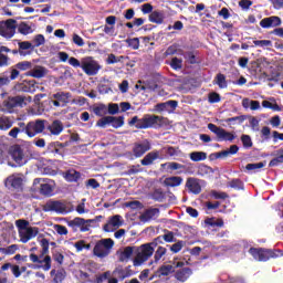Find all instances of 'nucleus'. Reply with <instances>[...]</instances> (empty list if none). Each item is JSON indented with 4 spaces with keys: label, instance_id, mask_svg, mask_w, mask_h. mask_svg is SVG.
I'll list each match as a JSON object with an SVG mask.
<instances>
[{
    "label": "nucleus",
    "instance_id": "1",
    "mask_svg": "<svg viewBox=\"0 0 283 283\" xmlns=\"http://www.w3.org/2000/svg\"><path fill=\"white\" fill-rule=\"evenodd\" d=\"M128 125L136 129H160L167 125V117L154 115V114H145L142 118L138 116H134Z\"/></svg>",
    "mask_w": 283,
    "mask_h": 283
},
{
    "label": "nucleus",
    "instance_id": "2",
    "mask_svg": "<svg viewBox=\"0 0 283 283\" xmlns=\"http://www.w3.org/2000/svg\"><path fill=\"white\" fill-rule=\"evenodd\" d=\"M40 245L42 247L41 254L36 255L31 253L29 258L34 264H41L40 266L43 271H50L52 269V256L48 255V253H50V241L46 238H43L40 241ZM43 255L46 256L43 259Z\"/></svg>",
    "mask_w": 283,
    "mask_h": 283
},
{
    "label": "nucleus",
    "instance_id": "3",
    "mask_svg": "<svg viewBox=\"0 0 283 283\" xmlns=\"http://www.w3.org/2000/svg\"><path fill=\"white\" fill-rule=\"evenodd\" d=\"M157 245H154V241L149 243H144L140 247H135V259L133 261L134 266H140V264H145L151 255H154V251Z\"/></svg>",
    "mask_w": 283,
    "mask_h": 283
},
{
    "label": "nucleus",
    "instance_id": "4",
    "mask_svg": "<svg viewBox=\"0 0 283 283\" xmlns=\"http://www.w3.org/2000/svg\"><path fill=\"white\" fill-rule=\"evenodd\" d=\"M46 123L48 119H34L30 120L28 124H25V122H19L18 127H24V134H27L29 138H34V136H39V134L45 132Z\"/></svg>",
    "mask_w": 283,
    "mask_h": 283
},
{
    "label": "nucleus",
    "instance_id": "5",
    "mask_svg": "<svg viewBox=\"0 0 283 283\" xmlns=\"http://www.w3.org/2000/svg\"><path fill=\"white\" fill-rule=\"evenodd\" d=\"M103 220V216H96L94 219L85 220L81 217H76L73 220L67 221V227L73 229L74 233L76 231H82V233H85L86 231H90V224L94 222H101Z\"/></svg>",
    "mask_w": 283,
    "mask_h": 283
},
{
    "label": "nucleus",
    "instance_id": "6",
    "mask_svg": "<svg viewBox=\"0 0 283 283\" xmlns=\"http://www.w3.org/2000/svg\"><path fill=\"white\" fill-rule=\"evenodd\" d=\"M112 249H114V240L108 239H101L95 243L93 248V254L96 258L103 260V258H107L112 253Z\"/></svg>",
    "mask_w": 283,
    "mask_h": 283
},
{
    "label": "nucleus",
    "instance_id": "7",
    "mask_svg": "<svg viewBox=\"0 0 283 283\" xmlns=\"http://www.w3.org/2000/svg\"><path fill=\"white\" fill-rule=\"evenodd\" d=\"M250 255L258 262H269L271 258H277V251L264 248H250Z\"/></svg>",
    "mask_w": 283,
    "mask_h": 283
},
{
    "label": "nucleus",
    "instance_id": "8",
    "mask_svg": "<svg viewBox=\"0 0 283 283\" xmlns=\"http://www.w3.org/2000/svg\"><path fill=\"white\" fill-rule=\"evenodd\" d=\"M208 129H210L212 134H216L218 143H233L234 138H238L235 133L228 132L227 129L212 123L208 124Z\"/></svg>",
    "mask_w": 283,
    "mask_h": 283
},
{
    "label": "nucleus",
    "instance_id": "9",
    "mask_svg": "<svg viewBox=\"0 0 283 283\" xmlns=\"http://www.w3.org/2000/svg\"><path fill=\"white\" fill-rule=\"evenodd\" d=\"M82 70L87 76H96L103 66L93 56H85L82 59Z\"/></svg>",
    "mask_w": 283,
    "mask_h": 283
},
{
    "label": "nucleus",
    "instance_id": "10",
    "mask_svg": "<svg viewBox=\"0 0 283 283\" xmlns=\"http://www.w3.org/2000/svg\"><path fill=\"white\" fill-rule=\"evenodd\" d=\"M72 98V93L60 91L50 96V103L53 107H66Z\"/></svg>",
    "mask_w": 283,
    "mask_h": 283
},
{
    "label": "nucleus",
    "instance_id": "11",
    "mask_svg": "<svg viewBox=\"0 0 283 283\" xmlns=\"http://www.w3.org/2000/svg\"><path fill=\"white\" fill-rule=\"evenodd\" d=\"M174 277L177 280V282H187L189 277H191V274L193 271H191L190 268H185V262L179 261L175 265V271H174Z\"/></svg>",
    "mask_w": 283,
    "mask_h": 283
},
{
    "label": "nucleus",
    "instance_id": "12",
    "mask_svg": "<svg viewBox=\"0 0 283 283\" xmlns=\"http://www.w3.org/2000/svg\"><path fill=\"white\" fill-rule=\"evenodd\" d=\"M32 103V97L31 96H23V95H18V96H9L7 101H4V107L7 109H14V107H25L28 103Z\"/></svg>",
    "mask_w": 283,
    "mask_h": 283
},
{
    "label": "nucleus",
    "instance_id": "13",
    "mask_svg": "<svg viewBox=\"0 0 283 283\" xmlns=\"http://www.w3.org/2000/svg\"><path fill=\"white\" fill-rule=\"evenodd\" d=\"M65 147H70V142H52L46 147V154H51V156H65Z\"/></svg>",
    "mask_w": 283,
    "mask_h": 283
},
{
    "label": "nucleus",
    "instance_id": "14",
    "mask_svg": "<svg viewBox=\"0 0 283 283\" xmlns=\"http://www.w3.org/2000/svg\"><path fill=\"white\" fill-rule=\"evenodd\" d=\"M63 129H65L63 122L54 119L51 124L46 120L44 132L48 136H61Z\"/></svg>",
    "mask_w": 283,
    "mask_h": 283
},
{
    "label": "nucleus",
    "instance_id": "15",
    "mask_svg": "<svg viewBox=\"0 0 283 283\" xmlns=\"http://www.w3.org/2000/svg\"><path fill=\"white\" fill-rule=\"evenodd\" d=\"M151 150V142L149 139H144L142 142H137L133 146V155L135 158H143L147 151Z\"/></svg>",
    "mask_w": 283,
    "mask_h": 283
},
{
    "label": "nucleus",
    "instance_id": "16",
    "mask_svg": "<svg viewBox=\"0 0 283 283\" xmlns=\"http://www.w3.org/2000/svg\"><path fill=\"white\" fill-rule=\"evenodd\" d=\"M9 154L12 160H14V163H17V165H19L20 167H22V165H25L28 163V158H25L23 148H21L19 145L11 146L9 149Z\"/></svg>",
    "mask_w": 283,
    "mask_h": 283
},
{
    "label": "nucleus",
    "instance_id": "17",
    "mask_svg": "<svg viewBox=\"0 0 283 283\" xmlns=\"http://www.w3.org/2000/svg\"><path fill=\"white\" fill-rule=\"evenodd\" d=\"M65 203L56 200H48L45 205L42 207V210L45 211V213L53 211L55 213H65Z\"/></svg>",
    "mask_w": 283,
    "mask_h": 283
},
{
    "label": "nucleus",
    "instance_id": "18",
    "mask_svg": "<svg viewBox=\"0 0 283 283\" xmlns=\"http://www.w3.org/2000/svg\"><path fill=\"white\" fill-rule=\"evenodd\" d=\"M15 69H11L10 80L17 81L19 78V74L21 72H28V70H32V62L22 61L14 65Z\"/></svg>",
    "mask_w": 283,
    "mask_h": 283
},
{
    "label": "nucleus",
    "instance_id": "19",
    "mask_svg": "<svg viewBox=\"0 0 283 283\" xmlns=\"http://www.w3.org/2000/svg\"><path fill=\"white\" fill-rule=\"evenodd\" d=\"M39 235V228L38 227H29L25 230H20L19 237L22 244H27V242H30L32 238H36Z\"/></svg>",
    "mask_w": 283,
    "mask_h": 283
},
{
    "label": "nucleus",
    "instance_id": "20",
    "mask_svg": "<svg viewBox=\"0 0 283 283\" xmlns=\"http://www.w3.org/2000/svg\"><path fill=\"white\" fill-rule=\"evenodd\" d=\"M186 189H188L189 193H193L198 196L202 192V186L200 185V179L195 177H189L186 180Z\"/></svg>",
    "mask_w": 283,
    "mask_h": 283
},
{
    "label": "nucleus",
    "instance_id": "21",
    "mask_svg": "<svg viewBox=\"0 0 283 283\" xmlns=\"http://www.w3.org/2000/svg\"><path fill=\"white\" fill-rule=\"evenodd\" d=\"M123 222L120 221V214H115L111 217L106 224L103 227V231L106 233H112L113 231H116L118 227H120Z\"/></svg>",
    "mask_w": 283,
    "mask_h": 283
},
{
    "label": "nucleus",
    "instance_id": "22",
    "mask_svg": "<svg viewBox=\"0 0 283 283\" xmlns=\"http://www.w3.org/2000/svg\"><path fill=\"white\" fill-rule=\"evenodd\" d=\"M153 244L154 245H159V244H165V242L167 243H171V242H176V235L174 234L172 231H169V230H164V234L161 235H158L157 238H155L153 240Z\"/></svg>",
    "mask_w": 283,
    "mask_h": 283
},
{
    "label": "nucleus",
    "instance_id": "23",
    "mask_svg": "<svg viewBox=\"0 0 283 283\" xmlns=\"http://www.w3.org/2000/svg\"><path fill=\"white\" fill-rule=\"evenodd\" d=\"M261 28L269 30V28H277L282 25V19L277 15L264 18L260 21Z\"/></svg>",
    "mask_w": 283,
    "mask_h": 283
},
{
    "label": "nucleus",
    "instance_id": "24",
    "mask_svg": "<svg viewBox=\"0 0 283 283\" xmlns=\"http://www.w3.org/2000/svg\"><path fill=\"white\" fill-rule=\"evenodd\" d=\"M155 160H163V156H160V150H153V151L148 153L140 160V165H143V167H149L154 164Z\"/></svg>",
    "mask_w": 283,
    "mask_h": 283
},
{
    "label": "nucleus",
    "instance_id": "25",
    "mask_svg": "<svg viewBox=\"0 0 283 283\" xmlns=\"http://www.w3.org/2000/svg\"><path fill=\"white\" fill-rule=\"evenodd\" d=\"M7 187H12V189H15L17 191L23 190V178L17 177V176H10L6 180Z\"/></svg>",
    "mask_w": 283,
    "mask_h": 283
},
{
    "label": "nucleus",
    "instance_id": "26",
    "mask_svg": "<svg viewBox=\"0 0 283 283\" xmlns=\"http://www.w3.org/2000/svg\"><path fill=\"white\" fill-rule=\"evenodd\" d=\"M160 216V209L158 208H150L144 211V213L140 216L142 222H149L151 220H156Z\"/></svg>",
    "mask_w": 283,
    "mask_h": 283
},
{
    "label": "nucleus",
    "instance_id": "27",
    "mask_svg": "<svg viewBox=\"0 0 283 283\" xmlns=\"http://www.w3.org/2000/svg\"><path fill=\"white\" fill-rule=\"evenodd\" d=\"M168 107H170V109H176V107H178V101L169 99L164 103H158L155 105V112H167Z\"/></svg>",
    "mask_w": 283,
    "mask_h": 283
},
{
    "label": "nucleus",
    "instance_id": "28",
    "mask_svg": "<svg viewBox=\"0 0 283 283\" xmlns=\"http://www.w3.org/2000/svg\"><path fill=\"white\" fill-rule=\"evenodd\" d=\"M48 74V69L38 65L32 71L25 73V76H32V78H43Z\"/></svg>",
    "mask_w": 283,
    "mask_h": 283
},
{
    "label": "nucleus",
    "instance_id": "29",
    "mask_svg": "<svg viewBox=\"0 0 283 283\" xmlns=\"http://www.w3.org/2000/svg\"><path fill=\"white\" fill-rule=\"evenodd\" d=\"M148 20L150 21V23H157V25H163V23H165V12L155 10L149 14Z\"/></svg>",
    "mask_w": 283,
    "mask_h": 283
},
{
    "label": "nucleus",
    "instance_id": "30",
    "mask_svg": "<svg viewBox=\"0 0 283 283\" xmlns=\"http://www.w3.org/2000/svg\"><path fill=\"white\" fill-rule=\"evenodd\" d=\"M10 53V48L0 45V67H8L10 65V57L8 54Z\"/></svg>",
    "mask_w": 283,
    "mask_h": 283
},
{
    "label": "nucleus",
    "instance_id": "31",
    "mask_svg": "<svg viewBox=\"0 0 283 283\" xmlns=\"http://www.w3.org/2000/svg\"><path fill=\"white\" fill-rule=\"evenodd\" d=\"M133 255L136 256V247H126L119 254V262H127Z\"/></svg>",
    "mask_w": 283,
    "mask_h": 283
},
{
    "label": "nucleus",
    "instance_id": "32",
    "mask_svg": "<svg viewBox=\"0 0 283 283\" xmlns=\"http://www.w3.org/2000/svg\"><path fill=\"white\" fill-rule=\"evenodd\" d=\"M65 275L66 272L65 270L61 269V270H52L51 271V277H53V280L50 283H63V280H65Z\"/></svg>",
    "mask_w": 283,
    "mask_h": 283
},
{
    "label": "nucleus",
    "instance_id": "33",
    "mask_svg": "<svg viewBox=\"0 0 283 283\" xmlns=\"http://www.w3.org/2000/svg\"><path fill=\"white\" fill-rule=\"evenodd\" d=\"M174 271V265H161L156 272V277H167L168 275H171Z\"/></svg>",
    "mask_w": 283,
    "mask_h": 283
},
{
    "label": "nucleus",
    "instance_id": "34",
    "mask_svg": "<svg viewBox=\"0 0 283 283\" xmlns=\"http://www.w3.org/2000/svg\"><path fill=\"white\" fill-rule=\"evenodd\" d=\"M238 151H240V147H238V145H232V146H230L229 149L219 151L216 157L217 158H228V156H235V154H238Z\"/></svg>",
    "mask_w": 283,
    "mask_h": 283
},
{
    "label": "nucleus",
    "instance_id": "35",
    "mask_svg": "<svg viewBox=\"0 0 283 283\" xmlns=\"http://www.w3.org/2000/svg\"><path fill=\"white\" fill-rule=\"evenodd\" d=\"M165 187H180L182 185V177L178 176H172V177H167L164 180Z\"/></svg>",
    "mask_w": 283,
    "mask_h": 283
},
{
    "label": "nucleus",
    "instance_id": "36",
    "mask_svg": "<svg viewBox=\"0 0 283 283\" xmlns=\"http://www.w3.org/2000/svg\"><path fill=\"white\" fill-rule=\"evenodd\" d=\"M211 174H213V168L205 164H200L197 167V176H200L201 178H207V176H211Z\"/></svg>",
    "mask_w": 283,
    "mask_h": 283
},
{
    "label": "nucleus",
    "instance_id": "37",
    "mask_svg": "<svg viewBox=\"0 0 283 283\" xmlns=\"http://www.w3.org/2000/svg\"><path fill=\"white\" fill-rule=\"evenodd\" d=\"M64 178L67 182H78V180H81V172L75 169H70L65 172Z\"/></svg>",
    "mask_w": 283,
    "mask_h": 283
},
{
    "label": "nucleus",
    "instance_id": "38",
    "mask_svg": "<svg viewBox=\"0 0 283 283\" xmlns=\"http://www.w3.org/2000/svg\"><path fill=\"white\" fill-rule=\"evenodd\" d=\"M165 255H167V248H165L160 244L157 245V250L155 251V254H154L155 264H158V262H160V260H163V258H165Z\"/></svg>",
    "mask_w": 283,
    "mask_h": 283
},
{
    "label": "nucleus",
    "instance_id": "39",
    "mask_svg": "<svg viewBox=\"0 0 283 283\" xmlns=\"http://www.w3.org/2000/svg\"><path fill=\"white\" fill-rule=\"evenodd\" d=\"M168 249L171 251V253H180L182 251V249H185V247H187V242L179 240V241H175L174 244L171 245H167Z\"/></svg>",
    "mask_w": 283,
    "mask_h": 283
},
{
    "label": "nucleus",
    "instance_id": "40",
    "mask_svg": "<svg viewBox=\"0 0 283 283\" xmlns=\"http://www.w3.org/2000/svg\"><path fill=\"white\" fill-rule=\"evenodd\" d=\"M150 198L155 202H163L166 198L165 191H163V188H157L150 193Z\"/></svg>",
    "mask_w": 283,
    "mask_h": 283
},
{
    "label": "nucleus",
    "instance_id": "41",
    "mask_svg": "<svg viewBox=\"0 0 283 283\" xmlns=\"http://www.w3.org/2000/svg\"><path fill=\"white\" fill-rule=\"evenodd\" d=\"M39 191L41 196H45L46 198H50L54 189H52V186L50 184H41L39 187Z\"/></svg>",
    "mask_w": 283,
    "mask_h": 283
},
{
    "label": "nucleus",
    "instance_id": "42",
    "mask_svg": "<svg viewBox=\"0 0 283 283\" xmlns=\"http://www.w3.org/2000/svg\"><path fill=\"white\" fill-rule=\"evenodd\" d=\"M18 32H20V34H23L24 36H28V34H32L33 30L32 27H30V24H28L27 22H20V24L18 25Z\"/></svg>",
    "mask_w": 283,
    "mask_h": 283
},
{
    "label": "nucleus",
    "instance_id": "43",
    "mask_svg": "<svg viewBox=\"0 0 283 283\" xmlns=\"http://www.w3.org/2000/svg\"><path fill=\"white\" fill-rule=\"evenodd\" d=\"M214 81H216V84L220 87V90H224L228 87L227 76L224 74L218 73Z\"/></svg>",
    "mask_w": 283,
    "mask_h": 283
},
{
    "label": "nucleus",
    "instance_id": "44",
    "mask_svg": "<svg viewBox=\"0 0 283 283\" xmlns=\"http://www.w3.org/2000/svg\"><path fill=\"white\" fill-rule=\"evenodd\" d=\"M190 160H192V163H200V160H207V153L193 151L190 154Z\"/></svg>",
    "mask_w": 283,
    "mask_h": 283
},
{
    "label": "nucleus",
    "instance_id": "45",
    "mask_svg": "<svg viewBox=\"0 0 283 283\" xmlns=\"http://www.w3.org/2000/svg\"><path fill=\"white\" fill-rule=\"evenodd\" d=\"M113 275L114 277H116V280H126L127 274L125 272V268L124 266H117L114 271H113Z\"/></svg>",
    "mask_w": 283,
    "mask_h": 283
},
{
    "label": "nucleus",
    "instance_id": "46",
    "mask_svg": "<svg viewBox=\"0 0 283 283\" xmlns=\"http://www.w3.org/2000/svg\"><path fill=\"white\" fill-rule=\"evenodd\" d=\"M0 25L7 28L8 30H11L12 32H17V20L14 19H8L7 21H2L0 22Z\"/></svg>",
    "mask_w": 283,
    "mask_h": 283
},
{
    "label": "nucleus",
    "instance_id": "47",
    "mask_svg": "<svg viewBox=\"0 0 283 283\" xmlns=\"http://www.w3.org/2000/svg\"><path fill=\"white\" fill-rule=\"evenodd\" d=\"M111 125H112V127H114V129H118L119 127H123V125H125V117L124 116H118V117L112 116Z\"/></svg>",
    "mask_w": 283,
    "mask_h": 283
},
{
    "label": "nucleus",
    "instance_id": "48",
    "mask_svg": "<svg viewBox=\"0 0 283 283\" xmlns=\"http://www.w3.org/2000/svg\"><path fill=\"white\" fill-rule=\"evenodd\" d=\"M19 251V245L11 244L8 248H0V252L4 253V255H14Z\"/></svg>",
    "mask_w": 283,
    "mask_h": 283
},
{
    "label": "nucleus",
    "instance_id": "49",
    "mask_svg": "<svg viewBox=\"0 0 283 283\" xmlns=\"http://www.w3.org/2000/svg\"><path fill=\"white\" fill-rule=\"evenodd\" d=\"M12 127V120L8 117H0V129L2 132H8Z\"/></svg>",
    "mask_w": 283,
    "mask_h": 283
},
{
    "label": "nucleus",
    "instance_id": "50",
    "mask_svg": "<svg viewBox=\"0 0 283 283\" xmlns=\"http://www.w3.org/2000/svg\"><path fill=\"white\" fill-rule=\"evenodd\" d=\"M161 167H167L168 169H170V171H177V169H185V165L178 164L176 161L161 164Z\"/></svg>",
    "mask_w": 283,
    "mask_h": 283
},
{
    "label": "nucleus",
    "instance_id": "51",
    "mask_svg": "<svg viewBox=\"0 0 283 283\" xmlns=\"http://www.w3.org/2000/svg\"><path fill=\"white\" fill-rule=\"evenodd\" d=\"M15 33V31H12L0 24V36H3L4 39H12Z\"/></svg>",
    "mask_w": 283,
    "mask_h": 283
},
{
    "label": "nucleus",
    "instance_id": "52",
    "mask_svg": "<svg viewBox=\"0 0 283 283\" xmlns=\"http://www.w3.org/2000/svg\"><path fill=\"white\" fill-rule=\"evenodd\" d=\"M112 120H114L112 116H104L97 120L96 127H102L103 129H105L107 125H112Z\"/></svg>",
    "mask_w": 283,
    "mask_h": 283
},
{
    "label": "nucleus",
    "instance_id": "53",
    "mask_svg": "<svg viewBox=\"0 0 283 283\" xmlns=\"http://www.w3.org/2000/svg\"><path fill=\"white\" fill-rule=\"evenodd\" d=\"M19 134H25V127H13L9 133L8 136H10V138H18Z\"/></svg>",
    "mask_w": 283,
    "mask_h": 283
},
{
    "label": "nucleus",
    "instance_id": "54",
    "mask_svg": "<svg viewBox=\"0 0 283 283\" xmlns=\"http://www.w3.org/2000/svg\"><path fill=\"white\" fill-rule=\"evenodd\" d=\"M36 85V81L31 80V81H24V84L22 86V92H34V86Z\"/></svg>",
    "mask_w": 283,
    "mask_h": 283
},
{
    "label": "nucleus",
    "instance_id": "55",
    "mask_svg": "<svg viewBox=\"0 0 283 283\" xmlns=\"http://www.w3.org/2000/svg\"><path fill=\"white\" fill-rule=\"evenodd\" d=\"M255 48H272L273 42L271 40H254Z\"/></svg>",
    "mask_w": 283,
    "mask_h": 283
},
{
    "label": "nucleus",
    "instance_id": "56",
    "mask_svg": "<svg viewBox=\"0 0 283 283\" xmlns=\"http://www.w3.org/2000/svg\"><path fill=\"white\" fill-rule=\"evenodd\" d=\"M241 143H242L244 149H251V147H253V140H251V136H249V135H242Z\"/></svg>",
    "mask_w": 283,
    "mask_h": 283
},
{
    "label": "nucleus",
    "instance_id": "57",
    "mask_svg": "<svg viewBox=\"0 0 283 283\" xmlns=\"http://www.w3.org/2000/svg\"><path fill=\"white\" fill-rule=\"evenodd\" d=\"M184 59H186V61H188V63L190 65H196V63H198V61L196 60V54L193 53V51H188V52L184 53Z\"/></svg>",
    "mask_w": 283,
    "mask_h": 283
},
{
    "label": "nucleus",
    "instance_id": "58",
    "mask_svg": "<svg viewBox=\"0 0 283 283\" xmlns=\"http://www.w3.org/2000/svg\"><path fill=\"white\" fill-rule=\"evenodd\" d=\"M15 227L18 228L19 232L24 231L25 229L30 228V221L20 219L15 221Z\"/></svg>",
    "mask_w": 283,
    "mask_h": 283
},
{
    "label": "nucleus",
    "instance_id": "59",
    "mask_svg": "<svg viewBox=\"0 0 283 283\" xmlns=\"http://www.w3.org/2000/svg\"><path fill=\"white\" fill-rule=\"evenodd\" d=\"M229 187H231L232 189H244V182L241 181V179L239 178H235V179H232L230 182H229Z\"/></svg>",
    "mask_w": 283,
    "mask_h": 283
},
{
    "label": "nucleus",
    "instance_id": "60",
    "mask_svg": "<svg viewBox=\"0 0 283 283\" xmlns=\"http://www.w3.org/2000/svg\"><path fill=\"white\" fill-rule=\"evenodd\" d=\"M169 65L172 70H182V60L178 57H172Z\"/></svg>",
    "mask_w": 283,
    "mask_h": 283
},
{
    "label": "nucleus",
    "instance_id": "61",
    "mask_svg": "<svg viewBox=\"0 0 283 283\" xmlns=\"http://www.w3.org/2000/svg\"><path fill=\"white\" fill-rule=\"evenodd\" d=\"M95 116H105L107 114V106L101 104L93 108Z\"/></svg>",
    "mask_w": 283,
    "mask_h": 283
},
{
    "label": "nucleus",
    "instance_id": "62",
    "mask_svg": "<svg viewBox=\"0 0 283 283\" xmlns=\"http://www.w3.org/2000/svg\"><path fill=\"white\" fill-rule=\"evenodd\" d=\"M126 43L133 50H138L140 48V40L138 38L128 39L126 40Z\"/></svg>",
    "mask_w": 283,
    "mask_h": 283
},
{
    "label": "nucleus",
    "instance_id": "63",
    "mask_svg": "<svg viewBox=\"0 0 283 283\" xmlns=\"http://www.w3.org/2000/svg\"><path fill=\"white\" fill-rule=\"evenodd\" d=\"M52 258L54 260V262H57V264L63 265V262L65 260V256L63 255V253L59 252V251H54L52 252Z\"/></svg>",
    "mask_w": 283,
    "mask_h": 283
},
{
    "label": "nucleus",
    "instance_id": "64",
    "mask_svg": "<svg viewBox=\"0 0 283 283\" xmlns=\"http://www.w3.org/2000/svg\"><path fill=\"white\" fill-rule=\"evenodd\" d=\"M18 45H19V54H21V56H23V50L32 49V43L30 41L19 42Z\"/></svg>",
    "mask_w": 283,
    "mask_h": 283
}]
</instances>
